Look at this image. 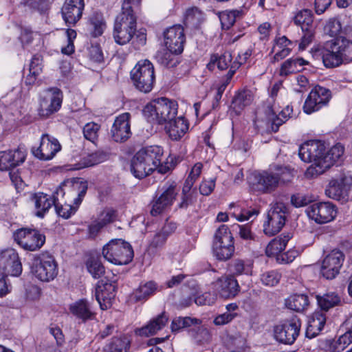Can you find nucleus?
Instances as JSON below:
<instances>
[{
	"instance_id": "obj_1",
	"label": "nucleus",
	"mask_w": 352,
	"mask_h": 352,
	"mask_svg": "<svg viewBox=\"0 0 352 352\" xmlns=\"http://www.w3.org/2000/svg\"><path fill=\"white\" fill-rule=\"evenodd\" d=\"M344 153V147L340 143L326 151L322 142L311 140L300 146L298 155L302 161L311 163L305 175L307 178H314L324 173L335 163L341 162Z\"/></svg>"
},
{
	"instance_id": "obj_2",
	"label": "nucleus",
	"mask_w": 352,
	"mask_h": 352,
	"mask_svg": "<svg viewBox=\"0 0 352 352\" xmlns=\"http://www.w3.org/2000/svg\"><path fill=\"white\" fill-rule=\"evenodd\" d=\"M87 190L86 183L71 180L62 182L54 192L53 206L58 216L69 218L76 211Z\"/></svg>"
},
{
	"instance_id": "obj_3",
	"label": "nucleus",
	"mask_w": 352,
	"mask_h": 352,
	"mask_svg": "<svg viewBox=\"0 0 352 352\" xmlns=\"http://www.w3.org/2000/svg\"><path fill=\"white\" fill-rule=\"evenodd\" d=\"M141 0H123L122 10L115 19L113 38L119 45L128 43L136 32L137 16L133 8L140 3Z\"/></svg>"
},
{
	"instance_id": "obj_4",
	"label": "nucleus",
	"mask_w": 352,
	"mask_h": 352,
	"mask_svg": "<svg viewBox=\"0 0 352 352\" xmlns=\"http://www.w3.org/2000/svg\"><path fill=\"white\" fill-rule=\"evenodd\" d=\"M163 149L156 145L146 146L138 151L131 160V171L138 179L145 177L162 164Z\"/></svg>"
},
{
	"instance_id": "obj_5",
	"label": "nucleus",
	"mask_w": 352,
	"mask_h": 352,
	"mask_svg": "<svg viewBox=\"0 0 352 352\" xmlns=\"http://www.w3.org/2000/svg\"><path fill=\"white\" fill-rule=\"evenodd\" d=\"M317 52L322 56L326 67H338L352 61V41L340 37L327 41Z\"/></svg>"
},
{
	"instance_id": "obj_6",
	"label": "nucleus",
	"mask_w": 352,
	"mask_h": 352,
	"mask_svg": "<svg viewBox=\"0 0 352 352\" xmlns=\"http://www.w3.org/2000/svg\"><path fill=\"white\" fill-rule=\"evenodd\" d=\"M105 260L115 265H126L133 257L131 245L121 239H111L102 248Z\"/></svg>"
},
{
	"instance_id": "obj_7",
	"label": "nucleus",
	"mask_w": 352,
	"mask_h": 352,
	"mask_svg": "<svg viewBox=\"0 0 352 352\" xmlns=\"http://www.w3.org/2000/svg\"><path fill=\"white\" fill-rule=\"evenodd\" d=\"M135 87L142 92H150L154 85L155 76L153 64L148 60L139 61L131 72Z\"/></svg>"
},
{
	"instance_id": "obj_8",
	"label": "nucleus",
	"mask_w": 352,
	"mask_h": 352,
	"mask_svg": "<svg viewBox=\"0 0 352 352\" xmlns=\"http://www.w3.org/2000/svg\"><path fill=\"white\" fill-rule=\"evenodd\" d=\"M268 109L269 112L265 119L260 113L256 115L254 124L258 129L268 131L270 130V125H271V129L276 131L278 126L284 123L292 113V109L288 105L280 111H279L280 107L275 103L269 106Z\"/></svg>"
},
{
	"instance_id": "obj_9",
	"label": "nucleus",
	"mask_w": 352,
	"mask_h": 352,
	"mask_svg": "<svg viewBox=\"0 0 352 352\" xmlns=\"http://www.w3.org/2000/svg\"><path fill=\"white\" fill-rule=\"evenodd\" d=\"M31 272L41 281L49 282L58 274L57 263L54 258L49 254L36 255L32 262Z\"/></svg>"
},
{
	"instance_id": "obj_10",
	"label": "nucleus",
	"mask_w": 352,
	"mask_h": 352,
	"mask_svg": "<svg viewBox=\"0 0 352 352\" xmlns=\"http://www.w3.org/2000/svg\"><path fill=\"white\" fill-rule=\"evenodd\" d=\"M14 241L23 250L34 252L44 245L45 236L39 231L27 228L16 230L13 233Z\"/></svg>"
},
{
	"instance_id": "obj_11",
	"label": "nucleus",
	"mask_w": 352,
	"mask_h": 352,
	"mask_svg": "<svg viewBox=\"0 0 352 352\" xmlns=\"http://www.w3.org/2000/svg\"><path fill=\"white\" fill-rule=\"evenodd\" d=\"M250 188L259 193H270L278 186V178L273 172H254L248 177Z\"/></svg>"
},
{
	"instance_id": "obj_12",
	"label": "nucleus",
	"mask_w": 352,
	"mask_h": 352,
	"mask_svg": "<svg viewBox=\"0 0 352 352\" xmlns=\"http://www.w3.org/2000/svg\"><path fill=\"white\" fill-rule=\"evenodd\" d=\"M286 207L283 203H276L271 206L267 212V220L263 224L264 232L270 236L278 233L285 223Z\"/></svg>"
},
{
	"instance_id": "obj_13",
	"label": "nucleus",
	"mask_w": 352,
	"mask_h": 352,
	"mask_svg": "<svg viewBox=\"0 0 352 352\" xmlns=\"http://www.w3.org/2000/svg\"><path fill=\"white\" fill-rule=\"evenodd\" d=\"M306 213L308 217L316 223L324 224L336 218L337 210L336 206L331 202H318L308 206Z\"/></svg>"
},
{
	"instance_id": "obj_14",
	"label": "nucleus",
	"mask_w": 352,
	"mask_h": 352,
	"mask_svg": "<svg viewBox=\"0 0 352 352\" xmlns=\"http://www.w3.org/2000/svg\"><path fill=\"white\" fill-rule=\"evenodd\" d=\"M0 268L7 275L19 276L22 273V264L17 251L12 248L0 250Z\"/></svg>"
},
{
	"instance_id": "obj_15",
	"label": "nucleus",
	"mask_w": 352,
	"mask_h": 352,
	"mask_svg": "<svg viewBox=\"0 0 352 352\" xmlns=\"http://www.w3.org/2000/svg\"><path fill=\"white\" fill-rule=\"evenodd\" d=\"M301 322L297 318H293L283 324H279L274 328V337L281 343L292 344L299 335Z\"/></svg>"
},
{
	"instance_id": "obj_16",
	"label": "nucleus",
	"mask_w": 352,
	"mask_h": 352,
	"mask_svg": "<svg viewBox=\"0 0 352 352\" xmlns=\"http://www.w3.org/2000/svg\"><path fill=\"white\" fill-rule=\"evenodd\" d=\"M331 98L330 91L320 86L315 87L309 93L303 105L304 112L311 114L325 106Z\"/></svg>"
},
{
	"instance_id": "obj_17",
	"label": "nucleus",
	"mask_w": 352,
	"mask_h": 352,
	"mask_svg": "<svg viewBox=\"0 0 352 352\" xmlns=\"http://www.w3.org/2000/svg\"><path fill=\"white\" fill-rule=\"evenodd\" d=\"M63 93L58 88L47 89L42 96L40 102L39 114L47 117L58 111L62 104Z\"/></svg>"
},
{
	"instance_id": "obj_18",
	"label": "nucleus",
	"mask_w": 352,
	"mask_h": 352,
	"mask_svg": "<svg viewBox=\"0 0 352 352\" xmlns=\"http://www.w3.org/2000/svg\"><path fill=\"white\" fill-rule=\"evenodd\" d=\"M61 149V146L57 139L43 134L38 146L32 147V153L37 158L42 160H50Z\"/></svg>"
},
{
	"instance_id": "obj_19",
	"label": "nucleus",
	"mask_w": 352,
	"mask_h": 352,
	"mask_svg": "<svg viewBox=\"0 0 352 352\" xmlns=\"http://www.w3.org/2000/svg\"><path fill=\"white\" fill-rule=\"evenodd\" d=\"M212 286L217 296L224 299L234 298L240 291L238 281L231 275L221 276L212 283Z\"/></svg>"
},
{
	"instance_id": "obj_20",
	"label": "nucleus",
	"mask_w": 352,
	"mask_h": 352,
	"mask_svg": "<svg viewBox=\"0 0 352 352\" xmlns=\"http://www.w3.org/2000/svg\"><path fill=\"white\" fill-rule=\"evenodd\" d=\"M185 40L184 30L182 25H173L164 32V45L171 53H182Z\"/></svg>"
},
{
	"instance_id": "obj_21",
	"label": "nucleus",
	"mask_w": 352,
	"mask_h": 352,
	"mask_svg": "<svg viewBox=\"0 0 352 352\" xmlns=\"http://www.w3.org/2000/svg\"><path fill=\"white\" fill-rule=\"evenodd\" d=\"M95 295L102 310L109 309L116 296L115 284L103 279L98 281Z\"/></svg>"
},
{
	"instance_id": "obj_22",
	"label": "nucleus",
	"mask_w": 352,
	"mask_h": 352,
	"mask_svg": "<svg viewBox=\"0 0 352 352\" xmlns=\"http://www.w3.org/2000/svg\"><path fill=\"white\" fill-rule=\"evenodd\" d=\"M352 184V177L341 174L333 178L325 190L326 195L332 199H340L347 195L349 187Z\"/></svg>"
},
{
	"instance_id": "obj_23",
	"label": "nucleus",
	"mask_w": 352,
	"mask_h": 352,
	"mask_svg": "<svg viewBox=\"0 0 352 352\" xmlns=\"http://www.w3.org/2000/svg\"><path fill=\"white\" fill-rule=\"evenodd\" d=\"M130 119L129 113H123L116 118L111 129V137L115 142H122L129 138L131 134Z\"/></svg>"
},
{
	"instance_id": "obj_24",
	"label": "nucleus",
	"mask_w": 352,
	"mask_h": 352,
	"mask_svg": "<svg viewBox=\"0 0 352 352\" xmlns=\"http://www.w3.org/2000/svg\"><path fill=\"white\" fill-rule=\"evenodd\" d=\"M344 261L343 254L338 250H333L323 260L321 273L327 279H332L339 273Z\"/></svg>"
},
{
	"instance_id": "obj_25",
	"label": "nucleus",
	"mask_w": 352,
	"mask_h": 352,
	"mask_svg": "<svg viewBox=\"0 0 352 352\" xmlns=\"http://www.w3.org/2000/svg\"><path fill=\"white\" fill-rule=\"evenodd\" d=\"M203 168L201 163H196L191 168L188 178L182 188V201L179 208H186L192 199L193 192H191L192 187L195 181L199 178Z\"/></svg>"
},
{
	"instance_id": "obj_26",
	"label": "nucleus",
	"mask_w": 352,
	"mask_h": 352,
	"mask_svg": "<svg viewBox=\"0 0 352 352\" xmlns=\"http://www.w3.org/2000/svg\"><path fill=\"white\" fill-rule=\"evenodd\" d=\"M25 151L21 147L0 152V170H8L24 162Z\"/></svg>"
},
{
	"instance_id": "obj_27",
	"label": "nucleus",
	"mask_w": 352,
	"mask_h": 352,
	"mask_svg": "<svg viewBox=\"0 0 352 352\" xmlns=\"http://www.w3.org/2000/svg\"><path fill=\"white\" fill-rule=\"evenodd\" d=\"M70 313L82 322L96 318V314L91 304L85 299H80L72 303L69 307Z\"/></svg>"
},
{
	"instance_id": "obj_28",
	"label": "nucleus",
	"mask_w": 352,
	"mask_h": 352,
	"mask_svg": "<svg viewBox=\"0 0 352 352\" xmlns=\"http://www.w3.org/2000/svg\"><path fill=\"white\" fill-rule=\"evenodd\" d=\"M84 8L83 0H66L62 14L66 23L75 24L80 18Z\"/></svg>"
},
{
	"instance_id": "obj_29",
	"label": "nucleus",
	"mask_w": 352,
	"mask_h": 352,
	"mask_svg": "<svg viewBox=\"0 0 352 352\" xmlns=\"http://www.w3.org/2000/svg\"><path fill=\"white\" fill-rule=\"evenodd\" d=\"M177 195L175 186H168L163 193L153 203L151 213L157 216L169 208L173 203Z\"/></svg>"
},
{
	"instance_id": "obj_30",
	"label": "nucleus",
	"mask_w": 352,
	"mask_h": 352,
	"mask_svg": "<svg viewBox=\"0 0 352 352\" xmlns=\"http://www.w3.org/2000/svg\"><path fill=\"white\" fill-rule=\"evenodd\" d=\"M159 120L158 124L168 122L175 118L177 113V104L166 98L157 99Z\"/></svg>"
},
{
	"instance_id": "obj_31",
	"label": "nucleus",
	"mask_w": 352,
	"mask_h": 352,
	"mask_svg": "<svg viewBox=\"0 0 352 352\" xmlns=\"http://www.w3.org/2000/svg\"><path fill=\"white\" fill-rule=\"evenodd\" d=\"M166 131L173 140H179L188 130V124L182 117H178L167 122Z\"/></svg>"
},
{
	"instance_id": "obj_32",
	"label": "nucleus",
	"mask_w": 352,
	"mask_h": 352,
	"mask_svg": "<svg viewBox=\"0 0 352 352\" xmlns=\"http://www.w3.org/2000/svg\"><path fill=\"white\" fill-rule=\"evenodd\" d=\"M168 322V316L164 314H162L153 318L144 327L137 329L135 333L140 336H150L155 334L158 331L161 330L166 326Z\"/></svg>"
},
{
	"instance_id": "obj_33",
	"label": "nucleus",
	"mask_w": 352,
	"mask_h": 352,
	"mask_svg": "<svg viewBox=\"0 0 352 352\" xmlns=\"http://www.w3.org/2000/svg\"><path fill=\"white\" fill-rule=\"evenodd\" d=\"M32 201L35 208V214L38 217H43L45 214L54 205V195L52 197L43 192H38L32 197Z\"/></svg>"
},
{
	"instance_id": "obj_34",
	"label": "nucleus",
	"mask_w": 352,
	"mask_h": 352,
	"mask_svg": "<svg viewBox=\"0 0 352 352\" xmlns=\"http://www.w3.org/2000/svg\"><path fill=\"white\" fill-rule=\"evenodd\" d=\"M223 239L224 241L213 242V254L217 259L226 261L232 256L234 248L232 239H228V237Z\"/></svg>"
},
{
	"instance_id": "obj_35",
	"label": "nucleus",
	"mask_w": 352,
	"mask_h": 352,
	"mask_svg": "<svg viewBox=\"0 0 352 352\" xmlns=\"http://www.w3.org/2000/svg\"><path fill=\"white\" fill-rule=\"evenodd\" d=\"M326 322L325 314L320 311L314 312L309 319L306 335L309 338H314L319 334Z\"/></svg>"
},
{
	"instance_id": "obj_36",
	"label": "nucleus",
	"mask_w": 352,
	"mask_h": 352,
	"mask_svg": "<svg viewBox=\"0 0 352 352\" xmlns=\"http://www.w3.org/2000/svg\"><path fill=\"white\" fill-rule=\"evenodd\" d=\"M157 290V285L153 281H148L142 284L134 290L131 294V300L134 302L143 301L147 300L153 296Z\"/></svg>"
},
{
	"instance_id": "obj_37",
	"label": "nucleus",
	"mask_w": 352,
	"mask_h": 352,
	"mask_svg": "<svg viewBox=\"0 0 352 352\" xmlns=\"http://www.w3.org/2000/svg\"><path fill=\"white\" fill-rule=\"evenodd\" d=\"M253 99L254 96L250 90L239 91L234 96L231 108L236 114H240L245 107L251 104Z\"/></svg>"
},
{
	"instance_id": "obj_38",
	"label": "nucleus",
	"mask_w": 352,
	"mask_h": 352,
	"mask_svg": "<svg viewBox=\"0 0 352 352\" xmlns=\"http://www.w3.org/2000/svg\"><path fill=\"white\" fill-rule=\"evenodd\" d=\"M308 65V61L302 58L292 57L285 60L281 65L279 74L281 76H286L302 69L304 65Z\"/></svg>"
},
{
	"instance_id": "obj_39",
	"label": "nucleus",
	"mask_w": 352,
	"mask_h": 352,
	"mask_svg": "<svg viewBox=\"0 0 352 352\" xmlns=\"http://www.w3.org/2000/svg\"><path fill=\"white\" fill-rule=\"evenodd\" d=\"M290 45L292 42L285 36L276 39L272 48V52L274 53V61H279L287 56L291 52Z\"/></svg>"
},
{
	"instance_id": "obj_40",
	"label": "nucleus",
	"mask_w": 352,
	"mask_h": 352,
	"mask_svg": "<svg viewBox=\"0 0 352 352\" xmlns=\"http://www.w3.org/2000/svg\"><path fill=\"white\" fill-rule=\"evenodd\" d=\"M326 34L331 37H336L341 34H348L351 30L348 27H342L341 21L338 17L329 19L324 28Z\"/></svg>"
},
{
	"instance_id": "obj_41",
	"label": "nucleus",
	"mask_w": 352,
	"mask_h": 352,
	"mask_svg": "<svg viewBox=\"0 0 352 352\" xmlns=\"http://www.w3.org/2000/svg\"><path fill=\"white\" fill-rule=\"evenodd\" d=\"M289 239V235L274 239L266 247V254L268 256H278L285 250Z\"/></svg>"
},
{
	"instance_id": "obj_42",
	"label": "nucleus",
	"mask_w": 352,
	"mask_h": 352,
	"mask_svg": "<svg viewBox=\"0 0 352 352\" xmlns=\"http://www.w3.org/2000/svg\"><path fill=\"white\" fill-rule=\"evenodd\" d=\"M285 305L289 309L302 311L309 305L308 297L305 294L292 295L285 300Z\"/></svg>"
},
{
	"instance_id": "obj_43",
	"label": "nucleus",
	"mask_w": 352,
	"mask_h": 352,
	"mask_svg": "<svg viewBox=\"0 0 352 352\" xmlns=\"http://www.w3.org/2000/svg\"><path fill=\"white\" fill-rule=\"evenodd\" d=\"M294 21L301 27L302 31L313 28V14L308 9L302 10L296 13Z\"/></svg>"
},
{
	"instance_id": "obj_44",
	"label": "nucleus",
	"mask_w": 352,
	"mask_h": 352,
	"mask_svg": "<svg viewBox=\"0 0 352 352\" xmlns=\"http://www.w3.org/2000/svg\"><path fill=\"white\" fill-rule=\"evenodd\" d=\"M316 299L319 307L324 311L338 305L340 302V298L334 292L327 293L323 296L317 295Z\"/></svg>"
},
{
	"instance_id": "obj_45",
	"label": "nucleus",
	"mask_w": 352,
	"mask_h": 352,
	"mask_svg": "<svg viewBox=\"0 0 352 352\" xmlns=\"http://www.w3.org/2000/svg\"><path fill=\"white\" fill-rule=\"evenodd\" d=\"M91 34L94 37L101 36L106 28L103 16L100 13H94L89 19Z\"/></svg>"
},
{
	"instance_id": "obj_46",
	"label": "nucleus",
	"mask_w": 352,
	"mask_h": 352,
	"mask_svg": "<svg viewBox=\"0 0 352 352\" xmlns=\"http://www.w3.org/2000/svg\"><path fill=\"white\" fill-rule=\"evenodd\" d=\"M130 343L129 338L126 336L115 338L110 343L109 351L110 352H128Z\"/></svg>"
},
{
	"instance_id": "obj_47",
	"label": "nucleus",
	"mask_w": 352,
	"mask_h": 352,
	"mask_svg": "<svg viewBox=\"0 0 352 352\" xmlns=\"http://www.w3.org/2000/svg\"><path fill=\"white\" fill-rule=\"evenodd\" d=\"M241 12L239 10H226L220 12L219 20L223 29L230 28L236 21Z\"/></svg>"
},
{
	"instance_id": "obj_48",
	"label": "nucleus",
	"mask_w": 352,
	"mask_h": 352,
	"mask_svg": "<svg viewBox=\"0 0 352 352\" xmlns=\"http://www.w3.org/2000/svg\"><path fill=\"white\" fill-rule=\"evenodd\" d=\"M89 274L94 278H98L104 273V267L98 258L91 257L86 263Z\"/></svg>"
},
{
	"instance_id": "obj_49",
	"label": "nucleus",
	"mask_w": 352,
	"mask_h": 352,
	"mask_svg": "<svg viewBox=\"0 0 352 352\" xmlns=\"http://www.w3.org/2000/svg\"><path fill=\"white\" fill-rule=\"evenodd\" d=\"M201 321L197 318L190 317H176L171 324V329L173 331H177L182 328L190 327L194 324H199Z\"/></svg>"
},
{
	"instance_id": "obj_50",
	"label": "nucleus",
	"mask_w": 352,
	"mask_h": 352,
	"mask_svg": "<svg viewBox=\"0 0 352 352\" xmlns=\"http://www.w3.org/2000/svg\"><path fill=\"white\" fill-rule=\"evenodd\" d=\"M204 13L197 8H192L186 10L185 23L187 25L196 26L204 20Z\"/></svg>"
},
{
	"instance_id": "obj_51",
	"label": "nucleus",
	"mask_w": 352,
	"mask_h": 352,
	"mask_svg": "<svg viewBox=\"0 0 352 352\" xmlns=\"http://www.w3.org/2000/svg\"><path fill=\"white\" fill-rule=\"evenodd\" d=\"M143 115L148 122L158 123V104L157 99L147 104L143 109Z\"/></svg>"
},
{
	"instance_id": "obj_52",
	"label": "nucleus",
	"mask_w": 352,
	"mask_h": 352,
	"mask_svg": "<svg viewBox=\"0 0 352 352\" xmlns=\"http://www.w3.org/2000/svg\"><path fill=\"white\" fill-rule=\"evenodd\" d=\"M314 200V197L309 193L296 192L291 197V204L295 208L306 206Z\"/></svg>"
},
{
	"instance_id": "obj_53",
	"label": "nucleus",
	"mask_w": 352,
	"mask_h": 352,
	"mask_svg": "<svg viewBox=\"0 0 352 352\" xmlns=\"http://www.w3.org/2000/svg\"><path fill=\"white\" fill-rule=\"evenodd\" d=\"M234 211L230 213L232 217H234L239 221H245L249 220L252 216H257L258 210L252 208L250 210L242 209L239 206H234Z\"/></svg>"
},
{
	"instance_id": "obj_54",
	"label": "nucleus",
	"mask_w": 352,
	"mask_h": 352,
	"mask_svg": "<svg viewBox=\"0 0 352 352\" xmlns=\"http://www.w3.org/2000/svg\"><path fill=\"white\" fill-rule=\"evenodd\" d=\"M232 270L236 275L252 274V263L242 260H236L232 264Z\"/></svg>"
},
{
	"instance_id": "obj_55",
	"label": "nucleus",
	"mask_w": 352,
	"mask_h": 352,
	"mask_svg": "<svg viewBox=\"0 0 352 352\" xmlns=\"http://www.w3.org/2000/svg\"><path fill=\"white\" fill-rule=\"evenodd\" d=\"M281 278L280 273L276 270H271L263 273L261 276V281L266 286L273 287L277 285Z\"/></svg>"
},
{
	"instance_id": "obj_56",
	"label": "nucleus",
	"mask_w": 352,
	"mask_h": 352,
	"mask_svg": "<svg viewBox=\"0 0 352 352\" xmlns=\"http://www.w3.org/2000/svg\"><path fill=\"white\" fill-rule=\"evenodd\" d=\"M100 125L95 122H89L83 127L84 137L89 141L94 142L98 137Z\"/></svg>"
},
{
	"instance_id": "obj_57",
	"label": "nucleus",
	"mask_w": 352,
	"mask_h": 352,
	"mask_svg": "<svg viewBox=\"0 0 352 352\" xmlns=\"http://www.w3.org/2000/svg\"><path fill=\"white\" fill-rule=\"evenodd\" d=\"M107 154L102 151H98L89 154L85 159L84 163L85 166H91L105 161L107 159Z\"/></svg>"
},
{
	"instance_id": "obj_58",
	"label": "nucleus",
	"mask_w": 352,
	"mask_h": 352,
	"mask_svg": "<svg viewBox=\"0 0 352 352\" xmlns=\"http://www.w3.org/2000/svg\"><path fill=\"white\" fill-rule=\"evenodd\" d=\"M276 172L274 174L278 178V183H287L290 182L294 177V170L287 167L277 166L275 168Z\"/></svg>"
},
{
	"instance_id": "obj_59",
	"label": "nucleus",
	"mask_w": 352,
	"mask_h": 352,
	"mask_svg": "<svg viewBox=\"0 0 352 352\" xmlns=\"http://www.w3.org/2000/svg\"><path fill=\"white\" fill-rule=\"evenodd\" d=\"M168 236L161 231L157 232L149 243L148 251L155 252V250L162 248L166 243Z\"/></svg>"
},
{
	"instance_id": "obj_60",
	"label": "nucleus",
	"mask_w": 352,
	"mask_h": 352,
	"mask_svg": "<svg viewBox=\"0 0 352 352\" xmlns=\"http://www.w3.org/2000/svg\"><path fill=\"white\" fill-rule=\"evenodd\" d=\"M351 343H352V331H347L344 334L339 337L335 343L334 349L337 352H340Z\"/></svg>"
},
{
	"instance_id": "obj_61",
	"label": "nucleus",
	"mask_w": 352,
	"mask_h": 352,
	"mask_svg": "<svg viewBox=\"0 0 352 352\" xmlns=\"http://www.w3.org/2000/svg\"><path fill=\"white\" fill-rule=\"evenodd\" d=\"M116 211L112 208L104 209L98 215L97 220L102 226H106L109 223H112L116 219Z\"/></svg>"
},
{
	"instance_id": "obj_62",
	"label": "nucleus",
	"mask_w": 352,
	"mask_h": 352,
	"mask_svg": "<svg viewBox=\"0 0 352 352\" xmlns=\"http://www.w3.org/2000/svg\"><path fill=\"white\" fill-rule=\"evenodd\" d=\"M237 316L236 313L225 312L216 316L213 324L216 326H223L230 323Z\"/></svg>"
},
{
	"instance_id": "obj_63",
	"label": "nucleus",
	"mask_w": 352,
	"mask_h": 352,
	"mask_svg": "<svg viewBox=\"0 0 352 352\" xmlns=\"http://www.w3.org/2000/svg\"><path fill=\"white\" fill-rule=\"evenodd\" d=\"M67 37V44L65 47L61 48V52L65 55H70L74 52V40L76 37V32L72 29H67L66 31Z\"/></svg>"
},
{
	"instance_id": "obj_64",
	"label": "nucleus",
	"mask_w": 352,
	"mask_h": 352,
	"mask_svg": "<svg viewBox=\"0 0 352 352\" xmlns=\"http://www.w3.org/2000/svg\"><path fill=\"white\" fill-rule=\"evenodd\" d=\"M217 296L216 293L205 292L196 296L195 302L198 305H211L215 302Z\"/></svg>"
}]
</instances>
